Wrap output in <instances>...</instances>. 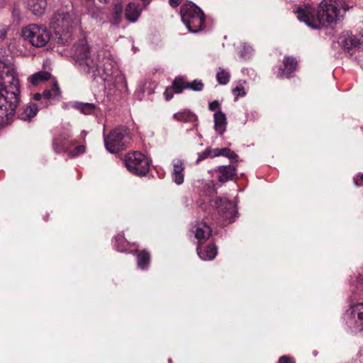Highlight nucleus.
Masks as SVG:
<instances>
[{
  "label": "nucleus",
  "instance_id": "nucleus-1",
  "mask_svg": "<svg viewBox=\"0 0 363 363\" xmlns=\"http://www.w3.org/2000/svg\"><path fill=\"white\" fill-rule=\"evenodd\" d=\"M72 55L78 69L93 79L99 77L106 81L113 74V60L107 57L104 58L103 62H101L100 54L91 51L85 38L79 39L74 45Z\"/></svg>",
  "mask_w": 363,
  "mask_h": 363
},
{
  "label": "nucleus",
  "instance_id": "nucleus-2",
  "mask_svg": "<svg viewBox=\"0 0 363 363\" xmlns=\"http://www.w3.org/2000/svg\"><path fill=\"white\" fill-rule=\"evenodd\" d=\"M338 0H323L318 11L309 5H304L297 9V18L313 28L320 26H328L337 23L342 16Z\"/></svg>",
  "mask_w": 363,
  "mask_h": 363
},
{
  "label": "nucleus",
  "instance_id": "nucleus-3",
  "mask_svg": "<svg viewBox=\"0 0 363 363\" xmlns=\"http://www.w3.org/2000/svg\"><path fill=\"white\" fill-rule=\"evenodd\" d=\"M19 82L15 71L0 62V115L12 116L19 104Z\"/></svg>",
  "mask_w": 363,
  "mask_h": 363
},
{
  "label": "nucleus",
  "instance_id": "nucleus-4",
  "mask_svg": "<svg viewBox=\"0 0 363 363\" xmlns=\"http://www.w3.org/2000/svg\"><path fill=\"white\" fill-rule=\"evenodd\" d=\"M76 24V16L72 10H60L54 14L50 26L55 32L57 43L65 45L72 42Z\"/></svg>",
  "mask_w": 363,
  "mask_h": 363
},
{
  "label": "nucleus",
  "instance_id": "nucleus-5",
  "mask_svg": "<svg viewBox=\"0 0 363 363\" xmlns=\"http://www.w3.org/2000/svg\"><path fill=\"white\" fill-rule=\"evenodd\" d=\"M182 20L191 33H196L205 26V15L196 4L189 2L182 6Z\"/></svg>",
  "mask_w": 363,
  "mask_h": 363
},
{
  "label": "nucleus",
  "instance_id": "nucleus-6",
  "mask_svg": "<svg viewBox=\"0 0 363 363\" xmlns=\"http://www.w3.org/2000/svg\"><path fill=\"white\" fill-rule=\"evenodd\" d=\"M131 138L127 128L119 126L111 130L105 137L104 144L111 153H117L124 150L130 142Z\"/></svg>",
  "mask_w": 363,
  "mask_h": 363
},
{
  "label": "nucleus",
  "instance_id": "nucleus-7",
  "mask_svg": "<svg viewBox=\"0 0 363 363\" xmlns=\"http://www.w3.org/2000/svg\"><path fill=\"white\" fill-rule=\"evenodd\" d=\"M22 35L36 48L44 47L50 39V34L48 29L45 26L37 24H30L23 28Z\"/></svg>",
  "mask_w": 363,
  "mask_h": 363
},
{
  "label": "nucleus",
  "instance_id": "nucleus-8",
  "mask_svg": "<svg viewBox=\"0 0 363 363\" xmlns=\"http://www.w3.org/2000/svg\"><path fill=\"white\" fill-rule=\"evenodd\" d=\"M125 164L129 172L135 175H145L150 169L149 159L138 151L128 153L125 156Z\"/></svg>",
  "mask_w": 363,
  "mask_h": 363
},
{
  "label": "nucleus",
  "instance_id": "nucleus-9",
  "mask_svg": "<svg viewBox=\"0 0 363 363\" xmlns=\"http://www.w3.org/2000/svg\"><path fill=\"white\" fill-rule=\"evenodd\" d=\"M211 205L214 206L218 215L225 222L231 223L236 216V207L233 203L227 199L218 198L211 201Z\"/></svg>",
  "mask_w": 363,
  "mask_h": 363
},
{
  "label": "nucleus",
  "instance_id": "nucleus-10",
  "mask_svg": "<svg viewBox=\"0 0 363 363\" xmlns=\"http://www.w3.org/2000/svg\"><path fill=\"white\" fill-rule=\"evenodd\" d=\"M345 319L350 328L363 330V303L351 306L347 311Z\"/></svg>",
  "mask_w": 363,
  "mask_h": 363
},
{
  "label": "nucleus",
  "instance_id": "nucleus-11",
  "mask_svg": "<svg viewBox=\"0 0 363 363\" xmlns=\"http://www.w3.org/2000/svg\"><path fill=\"white\" fill-rule=\"evenodd\" d=\"M203 86L201 80L195 79L192 82H187L182 77H177L172 83V89L177 94L182 93L184 89L200 91L203 89Z\"/></svg>",
  "mask_w": 363,
  "mask_h": 363
},
{
  "label": "nucleus",
  "instance_id": "nucleus-12",
  "mask_svg": "<svg viewBox=\"0 0 363 363\" xmlns=\"http://www.w3.org/2000/svg\"><path fill=\"white\" fill-rule=\"evenodd\" d=\"M192 231L199 244L206 242L212 233L211 227L204 223H198Z\"/></svg>",
  "mask_w": 363,
  "mask_h": 363
},
{
  "label": "nucleus",
  "instance_id": "nucleus-13",
  "mask_svg": "<svg viewBox=\"0 0 363 363\" xmlns=\"http://www.w3.org/2000/svg\"><path fill=\"white\" fill-rule=\"evenodd\" d=\"M284 68L279 67L277 72L279 78L289 77L296 67L297 62L294 57H285L283 61Z\"/></svg>",
  "mask_w": 363,
  "mask_h": 363
},
{
  "label": "nucleus",
  "instance_id": "nucleus-14",
  "mask_svg": "<svg viewBox=\"0 0 363 363\" xmlns=\"http://www.w3.org/2000/svg\"><path fill=\"white\" fill-rule=\"evenodd\" d=\"M184 166L183 162L179 159L173 160V171L172 177L174 182L177 185H180L184 182Z\"/></svg>",
  "mask_w": 363,
  "mask_h": 363
},
{
  "label": "nucleus",
  "instance_id": "nucleus-15",
  "mask_svg": "<svg viewBox=\"0 0 363 363\" xmlns=\"http://www.w3.org/2000/svg\"><path fill=\"white\" fill-rule=\"evenodd\" d=\"M214 128L220 135H222L226 129L227 119L225 114L220 110H218L213 114Z\"/></svg>",
  "mask_w": 363,
  "mask_h": 363
},
{
  "label": "nucleus",
  "instance_id": "nucleus-16",
  "mask_svg": "<svg viewBox=\"0 0 363 363\" xmlns=\"http://www.w3.org/2000/svg\"><path fill=\"white\" fill-rule=\"evenodd\" d=\"M142 12V9L138 4L135 3H129L125 9V16L127 20L130 22H135L140 17Z\"/></svg>",
  "mask_w": 363,
  "mask_h": 363
},
{
  "label": "nucleus",
  "instance_id": "nucleus-17",
  "mask_svg": "<svg viewBox=\"0 0 363 363\" xmlns=\"http://www.w3.org/2000/svg\"><path fill=\"white\" fill-rule=\"evenodd\" d=\"M235 171V167L231 165L219 167L218 169V179L219 182H226L233 179L236 175Z\"/></svg>",
  "mask_w": 363,
  "mask_h": 363
},
{
  "label": "nucleus",
  "instance_id": "nucleus-18",
  "mask_svg": "<svg viewBox=\"0 0 363 363\" xmlns=\"http://www.w3.org/2000/svg\"><path fill=\"white\" fill-rule=\"evenodd\" d=\"M70 136L69 135H62L56 138L53 140V147L57 152L67 151L70 148V144L68 141Z\"/></svg>",
  "mask_w": 363,
  "mask_h": 363
},
{
  "label": "nucleus",
  "instance_id": "nucleus-19",
  "mask_svg": "<svg viewBox=\"0 0 363 363\" xmlns=\"http://www.w3.org/2000/svg\"><path fill=\"white\" fill-rule=\"evenodd\" d=\"M197 254L203 260H212L217 255V248L214 245H208L203 250L198 247Z\"/></svg>",
  "mask_w": 363,
  "mask_h": 363
},
{
  "label": "nucleus",
  "instance_id": "nucleus-20",
  "mask_svg": "<svg viewBox=\"0 0 363 363\" xmlns=\"http://www.w3.org/2000/svg\"><path fill=\"white\" fill-rule=\"evenodd\" d=\"M47 6L46 0H29L28 8L35 15H41Z\"/></svg>",
  "mask_w": 363,
  "mask_h": 363
},
{
  "label": "nucleus",
  "instance_id": "nucleus-21",
  "mask_svg": "<svg viewBox=\"0 0 363 363\" xmlns=\"http://www.w3.org/2000/svg\"><path fill=\"white\" fill-rule=\"evenodd\" d=\"M38 110L36 104L33 103L28 104L19 114V117L23 121L30 120L37 114Z\"/></svg>",
  "mask_w": 363,
  "mask_h": 363
},
{
  "label": "nucleus",
  "instance_id": "nucleus-22",
  "mask_svg": "<svg viewBox=\"0 0 363 363\" xmlns=\"http://www.w3.org/2000/svg\"><path fill=\"white\" fill-rule=\"evenodd\" d=\"M173 117L175 120L182 122H193L196 120V116L188 110L176 113Z\"/></svg>",
  "mask_w": 363,
  "mask_h": 363
},
{
  "label": "nucleus",
  "instance_id": "nucleus-23",
  "mask_svg": "<svg viewBox=\"0 0 363 363\" xmlns=\"http://www.w3.org/2000/svg\"><path fill=\"white\" fill-rule=\"evenodd\" d=\"M74 107L84 114H91L96 109V105L91 103L76 102Z\"/></svg>",
  "mask_w": 363,
  "mask_h": 363
},
{
  "label": "nucleus",
  "instance_id": "nucleus-24",
  "mask_svg": "<svg viewBox=\"0 0 363 363\" xmlns=\"http://www.w3.org/2000/svg\"><path fill=\"white\" fill-rule=\"evenodd\" d=\"M150 254L147 251L143 250L140 252L137 258L138 267L142 269H145L150 262Z\"/></svg>",
  "mask_w": 363,
  "mask_h": 363
},
{
  "label": "nucleus",
  "instance_id": "nucleus-25",
  "mask_svg": "<svg viewBox=\"0 0 363 363\" xmlns=\"http://www.w3.org/2000/svg\"><path fill=\"white\" fill-rule=\"evenodd\" d=\"M50 73H48L47 72H40L33 74L30 77V82L33 84L35 85V84H38L40 82H43V81H45V80L48 79L50 78Z\"/></svg>",
  "mask_w": 363,
  "mask_h": 363
},
{
  "label": "nucleus",
  "instance_id": "nucleus-26",
  "mask_svg": "<svg viewBox=\"0 0 363 363\" xmlns=\"http://www.w3.org/2000/svg\"><path fill=\"white\" fill-rule=\"evenodd\" d=\"M123 10V6L121 4L115 5L113 9V18L111 20V23L113 25L118 26L120 23Z\"/></svg>",
  "mask_w": 363,
  "mask_h": 363
},
{
  "label": "nucleus",
  "instance_id": "nucleus-27",
  "mask_svg": "<svg viewBox=\"0 0 363 363\" xmlns=\"http://www.w3.org/2000/svg\"><path fill=\"white\" fill-rule=\"evenodd\" d=\"M216 79L219 84H226L230 79V74L226 70L220 68L216 74Z\"/></svg>",
  "mask_w": 363,
  "mask_h": 363
},
{
  "label": "nucleus",
  "instance_id": "nucleus-28",
  "mask_svg": "<svg viewBox=\"0 0 363 363\" xmlns=\"http://www.w3.org/2000/svg\"><path fill=\"white\" fill-rule=\"evenodd\" d=\"M342 46L347 50H350L354 48L358 47V42L355 37H349L347 38H345L340 42Z\"/></svg>",
  "mask_w": 363,
  "mask_h": 363
},
{
  "label": "nucleus",
  "instance_id": "nucleus-29",
  "mask_svg": "<svg viewBox=\"0 0 363 363\" xmlns=\"http://www.w3.org/2000/svg\"><path fill=\"white\" fill-rule=\"evenodd\" d=\"M116 247L118 251L119 252H125L126 250V247L128 245V243L126 240H125L123 235H118L116 238Z\"/></svg>",
  "mask_w": 363,
  "mask_h": 363
},
{
  "label": "nucleus",
  "instance_id": "nucleus-30",
  "mask_svg": "<svg viewBox=\"0 0 363 363\" xmlns=\"http://www.w3.org/2000/svg\"><path fill=\"white\" fill-rule=\"evenodd\" d=\"M246 82H240L233 89L232 92L235 96V99H237L238 97H242L246 95V91L245 90V88L243 86V84H245Z\"/></svg>",
  "mask_w": 363,
  "mask_h": 363
},
{
  "label": "nucleus",
  "instance_id": "nucleus-31",
  "mask_svg": "<svg viewBox=\"0 0 363 363\" xmlns=\"http://www.w3.org/2000/svg\"><path fill=\"white\" fill-rule=\"evenodd\" d=\"M88 13L93 18L99 20L102 18V11L95 6H92L89 8Z\"/></svg>",
  "mask_w": 363,
  "mask_h": 363
},
{
  "label": "nucleus",
  "instance_id": "nucleus-32",
  "mask_svg": "<svg viewBox=\"0 0 363 363\" xmlns=\"http://www.w3.org/2000/svg\"><path fill=\"white\" fill-rule=\"evenodd\" d=\"M252 50H253L250 45L244 43L242 44V50H240V56L243 58H247L251 55Z\"/></svg>",
  "mask_w": 363,
  "mask_h": 363
},
{
  "label": "nucleus",
  "instance_id": "nucleus-33",
  "mask_svg": "<svg viewBox=\"0 0 363 363\" xmlns=\"http://www.w3.org/2000/svg\"><path fill=\"white\" fill-rule=\"evenodd\" d=\"M116 80H117V83L118 84H121L120 89H124L125 91H126L128 89L127 82H126L125 78L123 74H118Z\"/></svg>",
  "mask_w": 363,
  "mask_h": 363
},
{
  "label": "nucleus",
  "instance_id": "nucleus-34",
  "mask_svg": "<svg viewBox=\"0 0 363 363\" xmlns=\"http://www.w3.org/2000/svg\"><path fill=\"white\" fill-rule=\"evenodd\" d=\"M216 151H218V153H214L213 156L223 155L228 157V155H229V154L230 153V150L226 147L222 149L216 148Z\"/></svg>",
  "mask_w": 363,
  "mask_h": 363
},
{
  "label": "nucleus",
  "instance_id": "nucleus-35",
  "mask_svg": "<svg viewBox=\"0 0 363 363\" xmlns=\"http://www.w3.org/2000/svg\"><path fill=\"white\" fill-rule=\"evenodd\" d=\"M50 90L52 91L53 96H55L56 98L60 95V89L58 84L56 82L53 83Z\"/></svg>",
  "mask_w": 363,
  "mask_h": 363
},
{
  "label": "nucleus",
  "instance_id": "nucleus-36",
  "mask_svg": "<svg viewBox=\"0 0 363 363\" xmlns=\"http://www.w3.org/2000/svg\"><path fill=\"white\" fill-rule=\"evenodd\" d=\"M208 108L212 111H216V109L220 110V103L215 100L209 104Z\"/></svg>",
  "mask_w": 363,
  "mask_h": 363
},
{
  "label": "nucleus",
  "instance_id": "nucleus-37",
  "mask_svg": "<svg viewBox=\"0 0 363 363\" xmlns=\"http://www.w3.org/2000/svg\"><path fill=\"white\" fill-rule=\"evenodd\" d=\"M279 363H295V361L291 357L284 355L279 358Z\"/></svg>",
  "mask_w": 363,
  "mask_h": 363
},
{
  "label": "nucleus",
  "instance_id": "nucleus-38",
  "mask_svg": "<svg viewBox=\"0 0 363 363\" xmlns=\"http://www.w3.org/2000/svg\"><path fill=\"white\" fill-rule=\"evenodd\" d=\"M85 151V146L82 145H79L77 147H75L74 149V154L75 155H79V154H82L83 152H84Z\"/></svg>",
  "mask_w": 363,
  "mask_h": 363
},
{
  "label": "nucleus",
  "instance_id": "nucleus-39",
  "mask_svg": "<svg viewBox=\"0 0 363 363\" xmlns=\"http://www.w3.org/2000/svg\"><path fill=\"white\" fill-rule=\"evenodd\" d=\"M43 96L45 99L56 98L55 96H53V94L52 93V91L50 89L44 91Z\"/></svg>",
  "mask_w": 363,
  "mask_h": 363
},
{
  "label": "nucleus",
  "instance_id": "nucleus-40",
  "mask_svg": "<svg viewBox=\"0 0 363 363\" xmlns=\"http://www.w3.org/2000/svg\"><path fill=\"white\" fill-rule=\"evenodd\" d=\"M172 89L174 91V89H172V86L170 88L167 89L166 91H164L166 99L168 101L172 99L173 97V94L169 92Z\"/></svg>",
  "mask_w": 363,
  "mask_h": 363
},
{
  "label": "nucleus",
  "instance_id": "nucleus-41",
  "mask_svg": "<svg viewBox=\"0 0 363 363\" xmlns=\"http://www.w3.org/2000/svg\"><path fill=\"white\" fill-rule=\"evenodd\" d=\"M182 1V0H169V4L172 7H177L181 4Z\"/></svg>",
  "mask_w": 363,
  "mask_h": 363
},
{
  "label": "nucleus",
  "instance_id": "nucleus-42",
  "mask_svg": "<svg viewBox=\"0 0 363 363\" xmlns=\"http://www.w3.org/2000/svg\"><path fill=\"white\" fill-rule=\"evenodd\" d=\"M228 157H229L231 160L236 159L238 157V155L234 152L230 151V153L229 155H228Z\"/></svg>",
  "mask_w": 363,
  "mask_h": 363
},
{
  "label": "nucleus",
  "instance_id": "nucleus-43",
  "mask_svg": "<svg viewBox=\"0 0 363 363\" xmlns=\"http://www.w3.org/2000/svg\"><path fill=\"white\" fill-rule=\"evenodd\" d=\"M41 97H42V95L40 94H35L34 95V99L35 100H40L41 99Z\"/></svg>",
  "mask_w": 363,
  "mask_h": 363
},
{
  "label": "nucleus",
  "instance_id": "nucleus-44",
  "mask_svg": "<svg viewBox=\"0 0 363 363\" xmlns=\"http://www.w3.org/2000/svg\"><path fill=\"white\" fill-rule=\"evenodd\" d=\"M6 36V31L4 32H2L1 34H0V38H4V37Z\"/></svg>",
  "mask_w": 363,
  "mask_h": 363
},
{
  "label": "nucleus",
  "instance_id": "nucleus-45",
  "mask_svg": "<svg viewBox=\"0 0 363 363\" xmlns=\"http://www.w3.org/2000/svg\"><path fill=\"white\" fill-rule=\"evenodd\" d=\"M100 2H102V3H106L107 2V0H99Z\"/></svg>",
  "mask_w": 363,
  "mask_h": 363
},
{
  "label": "nucleus",
  "instance_id": "nucleus-46",
  "mask_svg": "<svg viewBox=\"0 0 363 363\" xmlns=\"http://www.w3.org/2000/svg\"><path fill=\"white\" fill-rule=\"evenodd\" d=\"M361 179L363 180V174L360 175Z\"/></svg>",
  "mask_w": 363,
  "mask_h": 363
},
{
  "label": "nucleus",
  "instance_id": "nucleus-47",
  "mask_svg": "<svg viewBox=\"0 0 363 363\" xmlns=\"http://www.w3.org/2000/svg\"><path fill=\"white\" fill-rule=\"evenodd\" d=\"M82 134H84V136L86 135V133L84 131H82Z\"/></svg>",
  "mask_w": 363,
  "mask_h": 363
},
{
  "label": "nucleus",
  "instance_id": "nucleus-48",
  "mask_svg": "<svg viewBox=\"0 0 363 363\" xmlns=\"http://www.w3.org/2000/svg\"><path fill=\"white\" fill-rule=\"evenodd\" d=\"M214 153H218V151H216V149L213 150V154Z\"/></svg>",
  "mask_w": 363,
  "mask_h": 363
},
{
  "label": "nucleus",
  "instance_id": "nucleus-49",
  "mask_svg": "<svg viewBox=\"0 0 363 363\" xmlns=\"http://www.w3.org/2000/svg\"><path fill=\"white\" fill-rule=\"evenodd\" d=\"M359 281H361L363 284V277H362V279L360 280Z\"/></svg>",
  "mask_w": 363,
  "mask_h": 363
}]
</instances>
